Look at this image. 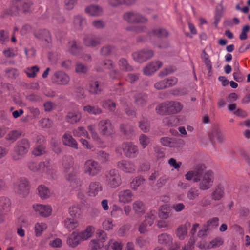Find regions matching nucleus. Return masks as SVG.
<instances>
[{"instance_id": "6e6552de", "label": "nucleus", "mask_w": 250, "mask_h": 250, "mask_svg": "<svg viewBox=\"0 0 250 250\" xmlns=\"http://www.w3.org/2000/svg\"><path fill=\"white\" fill-rule=\"evenodd\" d=\"M102 169L100 163L93 159H88L83 164V170L84 174L89 176L97 175Z\"/></svg>"}, {"instance_id": "e433bc0d", "label": "nucleus", "mask_w": 250, "mask_h": 250, "mask_svg": "<svg viewBox=\"0 0 250 250\" xmlns=\"http://www.w3.org/2000/svg\"><path fill=\"white\" fill-rule=\"evenodd\" d=\"M178 140L174 138L163 137L161 139L162 145L170 147H176L178 146Z\"/></svg>"}, {"instance_id": "f8f14e48", "label": "nucleus", "mask_w": 250, "mask_h": 250, "mask_svg": "<svg viewBox=\"0 0 250 250\" xmlns=\"http://www.w3.org/2000/svg\"><path fill=\"white\" fill-rule=\"evenodd\" d=\"M117 167L124 172L127 173H133L136 169V166L134 162L125 159L117 162Z\"/></svg>"}, {"instance_id": "774afa93", "label": "nucleus", "mask_w": 250, "mask_h": 250, "mask_svg": "<svg viewBox=\"0 0 250 250\" xmlns=\"http://www.w3.org/2000/svg\"><path fill=\"white\" fill-rule=\"evenodd\" d=\"M195 238L191 236L188 242L182 247L181 250H194Z\"/></svg>"}, {"instance_id": "13d9d810", "label": "nucleus", "mask_w": 250, "mask_h": 250, "mask_svg": "<svg viewBox=\"0 0 250 250\" xmlns=\"http://www.w3.org/2000/svg\"><path fill=\"white\" fill-rule=\"evenodd\" d=\"M68 46V51L71 54L76 55L78 54L81 51V48L77 45L76 42L75 41L69 42Z\"/></svg>"}, {"instance_id": "a19ab883", "label": "nucleus", "mask_w": 250, "mask_h": 250, "mask_svg": "<svg viewBox=\"0 0 250 250\" xmlns=\"http://www.w3.org/2000/svg\"><path fill=\"white\" fill-rule=\"evenodd\" d=\"M111 216L114 218H120L124 215L123 210L117 204H113L110 212Z\"/></svg>"}, {"instance_id": "bb28decb", "label": "nucleus", "mask_w": 250, "mask_h": 250, "mask_svg": "<svg viewBox=\"0 0 250 250\" xmlns=\"http://www.w3.org/2000/svg\"><path fill=\"white\" fill-rule=\"evenodd\" d=\"M171 215V208L169 205L165 204L160 207L158 213V216L160 218L167 219Z\"/></svg>"}, {"instance_id": "0e129e2a", "label": "nucleus", "mask_w": 250, "mask_h": 250, "mask_svg": "<svg viewBox=\"0 0 250 250\" xmlns=\"http://www.w3.org/2000/svg\"><path fill=\"white\" fill-rule=\"evenodd\" d=\"M39 70V68L37 66L27 68L24 72L27 74L28 77L34 78L36 76V73Z\"/></svg>"}, {"instance_id": "58836bf2", "label": "nucleus", "mask_w": 250, "mask_h": 250, "mask_svg": "<svg viewBox=\"0 0 250 250\" xmlns=\"http://www.w3.org/2000/svg\"><path fill=\"white\" fill-rule=\"evenodd\" d=\"M188 234V226L187 224L180 225L176 230V236L180 240H184Z\"/></svg>"}, {"instance_id": "c756f323", "label": "nucleus", "mask_w": 250, "mask_h": 250, "mask_svg": "<svg viewBox=\"0 0 250 250\" xmlns=\"http://www.w3.org/2000/svg\"><path fill=\"white\" fill-rule=\"evenodd\" d=\"M82 117L81 114L77 110L69 112L66 117V120L70 124H75L80 121Z\"/></svg>"}, {"instance_id": "8fccbe9b", "label": "nucleus", "mask_w": 250, "mask_h": 250, "mask_svg": "<svg viewBox=\"0 0 250 250\" xmlns=\"http://www.w3.org/2000/svg\"><path fill=\"white\" fill-rule=\"evenodd\" d=\"M64 223L65 228L69 231H71L74 229L78 226V221L74 219L66 218L64 221Z\"/></svg>"}, {"instance_id": "a18cd8bd", "label": "nucleus", "mask_w": 250, "mask_h": 250, "mask_svg": "<svg viewBox=\"0 0 250 250\" xmlns=\"http://www.w3.org/2000/svg\"><path fill=\"white\" fill-rule=\"evenodd\" d=\"M118 66L121 71L127 72L132 71L133 70V67L128 63L126 59L124 58H122L119 60Z\"/></svg>"}, {"instance_id": "473e14b6", "label": "nucleus", "mask_w": 250, "mask_h": 250, "mask_svg": "<svg viewBox=\"0 0 250 250\" xmlns=\"http://www.w3.org/2000/svg\"><path fill=\"white\" fill-rule=\"evenodd\" d=\"M87 88L88 91L91 94H98L102 91L99 83L97 81H90Z\"/></svg>"}, {"instance_id": "5fc2aeb1", "label": "nucleus", "mask_w": 250, "mask_h": 250, "mask_svg": "<svg viewBox=\"0 0 250 250\" xmlns=\"http://www.w3.org/2000/svg\"><path fill=\"white\" fill-rule=\"evenodd\" d=\"M156 217V211L155 210H151L150 212L148 213L146 216L145 220V223L148 225L149 226H151L154 220Z\"/></svg>"}, {"instance_id": "864d4df0", "label": "nucleus", "mask_w": 250, "mask_h": 250, "mask_svg": "<svg viewBox=\"0 0 250 250\" xmlns=\"http://www.w3.org/2000/svg\"><path fill=\"white\" fill-rule=\"evenodd\" d=\"M200 195V191L197 188L192 187L190 188L187 193V198L189 200H194L196 199Z\"/></svg>"}, {"instance_id": "f3484780", "label": "nucleus", "mask_w": 250, "mask_h": 250, "mask_svg": "<svg viewBox=\"0 0 250 250\" xmlns=\"http://www.w3.org/2000/svg\"><path fill=\"white\" fill-rule=\"evenodd\" d=\"M162 62L159 61L150 62L144 68V74L146 76L152 75L162 66Z\"/></svg>"}, {"instance_id": "603ef678", "label": "nucleus", "mask_w": 250, "mask_h": 250, "mask_svg": "<svg viewBox=\"0 0 250 250\" xmlns=\"http://www.w3.org/2000/svg\"><path fill=\"white\" fill-rule=\"evenodd\" d=\"M95 231L94 228L88 226L85 230L79 233L82 240H86L90 238Z\"/></svg>"}, {"instance_id": "e2e57ef3", "label": "nucleus", "mask_w": 250, "mask_h": 250, "mask_svg": "<svg viewBox=\"0 0 250 250\" xmlns=\"http://www.w3.org/2000/svg\"><path fill=\"white\" fill-rule=\"evenodd\" d=\"M163 123L168 125L176 126L178 125L179 120L175 116H171L164 118Z\"/></svg>"}, {"instance_id": "79ce46f5", "label": "nucleus", "mask_w": 250, "mask_h": 250, "mask_svg": "<svg viewBox=\"0 0 250 250\" xmlns=\"http://www.w3.org/2000/svg\"><path fill=\"white\" fill-rule=\"evenodd\" d=\"M105 250H122L121 243L114 239H110L105 246Z\"/></svg>"}, {"instance_id": "4468645a", "label": "nucleus", "mask_w": 250, "mask_h": 250, "mask_svg": "<svg viewBox=\"0 0 250 250\" xmlns=\"http://www.w3.org/2000/svg\"><path fill=\"white\" fill-rule=\"evenodd\" d=\"M11 201L5 196L0 197V222L4 221L5 215L10 210Z\"/></svg>"}, {"instance_id": "052dcab7", "label": "nucleus", "mask_w": 250, "mask_h": 250, "mask_svg": "<svg viewBox=\"0 0 250 250\" xmlns=\"http://www.w3.org/2000/svg\"><path fill=\"white\" fill-rule=\"evenodd\" d=\"M224 243V239L221 237H216L213 239L209 243L208 247L213 249L218 247Z\"/></svg>"}, {"instance_id": "dca6fc26", "label": "nucleus", "mask_w": 250, "mask_h": 250, "mask_svg": "<svg viewBox=\"0 0 250 250\" xmlns=\"http://www.w3.org/2000/svg\"><path fill=\"white\" fill-rule=\"evenodd\" d=\"M62 167L63 171L65 172V177L69 174L74 173L76 174V172L73 168L74 160L71 156H64L62 160Z\"/></svg>"}, {"instance_id": "ea45409f", "label": "nucleus", "mask_w": 250, "mask_h": 250, "mask_svg": "<svg viewBox=\"0 0 250 250\" xmlns=\"http://www.w3.org/2000/svg\"><path fill=\"white\" fill-rule=\"evenodd\" d=\"M86 21L85 18L80 15H76L74 17L73 24L76 29H81L86 25Z\"/></svg>"}, {"instance_id": "4be33fe9", "label": "nucleus", "mask_w": 250, "mask_h": 250, "mask_svg": "<svg viewBox=\"0 0 250 250\" xmlns=\"http://www.w3.org/2000/svg\"><path fill=\"white\" fill-rule=\"evenodd\" d=\"M101 39L95 35H88L83 38L84 44L88 47H95L101 44Z\"/></svg>"}, {"instance_id": "aec40b11", "label": "nucleus", "mask_w": 250, "mask_h": 250, "mask_svg": "<svg viewBox=\"0 0 250 250\" xmlns=\"http://www.w3.org/2000/svg\"><path fill=\"white\" fill-rule=\"evenodd\" d=\"M102 190L103 187L100 182L93 181L90 183L88 191L89 196L95 197Z\"/></svg>"}, {"instance_id": "4d7b16f0", "label": "nucleus", "mask_w": 250, "mask_h": 250, "mask_svg": "<svg viewBox=\"0 0 250 250\" xmlns=\"http://www.w3.org/2000/svg\"><path fill=\"white\" fill-rule=\"evenodd\" d=\"M145 179L141 176H138L133 179L130 182V188L134 190L138 189V188L143 183Z\"/></svg>"}, {"instance_id": "a211bd4d", "label": "nucleus", "mask_w": 250, "mask_h": 250, "mask_svg": "<svg viewBox=\"0 0 250 250\" xmlns=\"http://www.w3.org/2000/svg\"><path fill=\"white\" fill-rule=\"evenodd\" d=\"M35 211L42 217H47L52 212V208L50 205L36 204L33 206Z\"/></svg>"}, {"instance_id": "423d86ee", "label": "nucleus", "mask_w": 250, "mask_h": 250, "mask_svg": "<svg viewBox=\"0 0 250 250\" xmlns=\"http://www.w3.org/2000/svg\"><path fill=\"white\" fill-rule=\"evenodd\" d=\"M115 152L120 155L123 152L124 155L127 158H135L139 153L138 146L132 142H124L115 148Z\"/></svg>"}, {"instance_id": "f257e3e1", "label": "nucleus", "mask_w": 250, "mask_h": 250, "mask_svg": "<svg viewBox=\"0 0 250 250\" xmlns=\"http://www.w3.org/2000/svg\"><path fill=\"white\" fill-rule=\"evenodd\" d=\"M206 169L205 165L197 166L193 170H190L185 174L186 180L193 179L194 182H199V188L202 190H206L211 188L214 181L213 172L209 170L203 175Z\"/></svg>"}, {"instance_id": "0eeeda50", "label": "nucleus", "mask_w": 250, "mask_h": 250, "mask_svg": "<svg viewBox=\"0 0 250 250\" xmlns=\"http://www.w3.org/2000/svg\"><path fill=\"white\" fill-rule=\"evenodd\" d=\"M107 185L111 188H116L122 183L121 175L116 169H111L105 174Z\"/></svg>"}, {"instance_id": "680f3d73", "label": "nucleus", "mask_w": 250, "mask_h": 250, "mask_svg": "<svg viewBox=\"0 0 250 250\" xmlns=\"http://www.w3.org/2000/svg\"><path fill=\"white\" fill-rule=\"evenodd\" d=\"M114 50V47L110 45H106L101 48L100 54L103 56H107Z\"/></svg>"}, {"instance_id": "2eb2a0df", "label": "nucleus", "mask_w": 250, "mask_h": 250, "mask_svg": "<svg viewBox=\"0 0 250 250\" xmlns=\"http://www.w3.org/2000/svg\"><path fill=\"white\" fill-rule=\"evenodd\" d=\"M54 82L59 85H67L70 82L69 76L63 71H56L53 77Z\"/></svg>"}, {"instance_id": "7ed1b4c3", "label": "nucleus", "mask_w": 250, "mask_h": 250, "mask_svg": "<svg viewBox=\"0 0 250 250\" xmlns=\"http://www.w3.org/2000/svg\"><path fill=\"white\" fill-rule=\"evenodd\" d=\"M183 106L179 102L167 101L159 104L156 107L157 113L163 115L167 114H176L179 112Z\"/></svg>"}, {"instance_id": "412c9836", "label": "nucleus", "mask_w": 250, "mask_h": 250, "mask_svg": "<svg viewBox=\"0 0 250 250\" xmlns=\"http://www.w3.org/2000/svg\"><path fill=\"white\" fill-rule=\"evenodd\" d=\"M62 141L63 144L65 146H68L74 149L78 148V144L76 140L73 138L70 133H65L62 137Z\"/></svg>"}, {"instance_id": "ddd939ff", "label": "nucleus", "mask_w": 250, "mask_h": 250, "mask_svg": "<svg viewBox=\"0 0 250 250\" xmlns=\"http://www.w3.org/2000/svg\"><path fill=\"white\" fill-rule=\"evenodd\" d=\"M154 55L153 51L150 49H142L132 54L134 60L138 62L142 63L152 58Z\"/></svg>"}, {"instance_id": "338daca9", "label": "nucleus", "mask_w": 250, "mask_h": 250, "mask_svg": "<svg viewBox=\"0 0 250 250\" xmlns=\"http://www.w3.org/2000/svg\"><path fill=\"white\" fill-rule=\"evenodd\" d=\"M102 106L104 108H106L110 111H114L116 108L115 103L110 100L104 101L102 103Z\"/></svg>"}, {"instance_id": "bf43d9fd", "label": "nucleus", "mask_w": 250, "mask_h": 250, "mask_svg": "<svg viewBox=\"0 0 250 250\" xmlns=\"http://www.w3.org/2000/svg\"><path fill=\"white\" fill-rule=\"evenodd\" d=\"M89 247L90 250H102L104 244L97 239H93L90 241Z\"/></svg>"}, {"instance_id": "393cba45", "label": "nucleus", "mask_w": 250, "mask_h": 250, "mask_svg": "<svg viewBox=\"0 0 250 250\" xmlns=\"http://www.w3.org/2000/svg\"><path fill=\"white\" fill-rule=\"evenodd\" d=\"M44 138L42 136H37V142L39 145L37 146L32 151V154L36 156H39L45 153V147L41 145V143L44 141Z\"/></svg>"}, {"instance_id": "20e7f679", "label": "nucleus", "mask_w": 250, "mask_h": 250, "mask_svg": "<svg viewBox=\"0 0 250 250\" xmlns=\"http://www.w3.org/2000/svg\"><path fill=\"white\" fill-rule=\"evenodd\" d=\"M66 179L70 182L71 186L77 189L78 197L81 199H84L88 192L86 191L85 187L83 186V180L74 173L66 175Z\"/></svg>"}, {"instance_id": "09e8293b", "label": "nucleus", "mask_w": 250, "mask_h": 250, "mask_svg": "<svg viewBox=\"0 0 250 250\" xmlns=\"http://www.w3.org/2000/svg\"><path fill=\"white\" fill-rule=\"evenodd\" d=\"M223 11L224 7L222 4H219L216 6L214 14V24L216 26L217 25L222 17L223 16Z\"/></svg>"}, {"instance_id": "f704fd0d", "label": "nucleus", "mask_w": 250, "mask_h": 250, "mask_svg": "<svg viewBox=\"0 0 250 250\" xmlns=\"http://www.w3.org/2000/svg\"><path fill=\"white\" fill-rule=\"evenodd\" d=\"M135 0H108V3L112 7H118L122 5H130L135 2Z\"/></svg>"}, {"instance_id": "c85d7f7f", "label": "nucleus", "mask_w": 250, "mask_h": 250, "mask_svg": "<svg viewBox=\"0 0 250 250\" xmlns=\"http://www.w3.org/2000/svg\"><path fill=\"white\" fill-rule=\"evenodd\" d=\"M40 197L42 199L49 198L53 195V192L46 186L41 185L38 188Z\"/></svg>"}, {"instance_id": "6e6d98bb", "label": "nucleus", "mask_w": 250, "mask_h": 250, "mask_svg": "<svg viewBox=\"0 0 250 250\" xmlns=\"http://www.w3.org/2000/svg\"><path fill=\"white\" fill-rule=\"evenodd\" d=\"M83 111L89 114L98 115L101 113V109L97 106L86 105L83 107Z\"/></svg>"}, {"instance_id": "4c0bfd02", "label": "nucleus", "mask_w": 250, "mask_h": 250, "mask_svg": "<svg viewBox=\"0 0 250 250\" xmlns=\"http://www.w3.org/2000/svg\"><path fill=\"white\" fill-rule=\"evenodd\" d=\"M224 193V188L223 186L219 184L212 193V199L214 200H219L223 197Z\"/></svg>"}, {"instance_id": "3c124183", "label": "nucleus", "mask_w": 250, "mask_h": 250, "mask_svg": "<svg viewBox=\"0 0 250 250\" xmlns=\"http://www.w3.org/2000/svg\"><path fill=\"white\" fill-rule=\"evenodd\" d=\"M96 158L102 163H105L109 160L110 155L104 150H99L96 152Z\"/></svg>"}, {"instance_id": "c9c22d12", "label": "nucleus", "mask_w": 250, "mask_h": 250, "mask_svg": "<svg viewBox=\"0 0 250 250\" xmlns=\"http://www.w3.org/2000/svg\"><path fill=\"white\" fill-rule=\"evenodd\" d=\"M34 34L37 38L40 40H44L47 42L51 40L50 33L46 29L40 30L38 32H35Z\"/></svg>"}, {"instance_id": "b1692460", "label": "nucleus", "mask_w": 250, "mask_h": 250, "mask_svg": "<svg viewBox=\"0 0 250 250\" xmlns=\"http://www.w3.org/2000/svg\"><path fill=\"white\" fill-rule=\"evenodd\" d=\"M17 3L19 12L27 13L30 12L32 10L33 3L30 0H18Z\"/></svg>"}, {"instance_id": "5701e85b", "label": "nucleus", "mask_w": 250, "mask_h": 250, "mask_svg": "<svg viewBox=\"0 0 250 250\" xmlns=\"http://www.w3.org/2000/svg\"><path fill=\"white\" fill-rule=\"evenodd\" d=\"M17 2L18 0H13L10 7L3 10L1 14V16L5 17L7 16H14L19 14V9L18 8Z\"/></svg>"}, {"instance_id": "c03bdc74", "label": "nucleus", "mask_w": 250, "mask_h": 250, "mask_svg": "<svg viewBox=\"0 0 250 250\" xmlns=\"http://www.w3.org/2000/svg\"><path fill=\"white\" fill-rule=\"evenodd\" d=\"M135 102L136 104L143 106L145 105L147 100V95L145 93H138L135 96Z\"/></svg>"}, {"instance_id": "a878e982", "label": "nucleus", "mask_w": 250, "mask_h": 250, "mask_svg": "<svg viewBox=\"0 0 250 250\" xmlns=\"http://www.w3.org/2000/svg\"><path fill=\"white\" fill-rule=\"evenodd\" d=\"M103 8L97 5L92 4L87 6L85 9L86 13L92 16H99L103 13Z\"/></svg>"}, {"instance_id": "39448f33", "label": "nucleus", "mask_w": 250, "mask_h": 250, "mask_svg": "<svg viewBox=\"0 0 250 250\" xmlns=\"http://www.w3.org/2000/svg\"><path fill=\"white\" fill-rule=\"evenodd\" d=\"M30 147L28 139L23 138L19 140L14 148L12 158L14 160L22 159L28 152Z\"/></svg>"}, {"instance_id": "de8ad7c7", "label": "nucleus", "mask_w": 250, "mask_h": 250, "mask_svg": "<svg viewBox=\"0 0 250 250\" xmlns=\"http://www.w3.org/2000/svg\"><path fill=\"white\" fill-rule=\"evenodd\" d=\"M73 134L74 136L77 137H84L87 138H89V135L88 132L83 126H79L78 128L73 130Z\"/></svg>"}, {"instance_id": "49530a36", "label": "nucleus", "mask_w": 250, "mask_h": 250, "mask_svg": "<svg viewBox=\"0 0 250 250\" xmlns=\"http://www.w3.org/2000/svg\"><path fill=\"white\" fill-rule=\"evenodd\" d=\"M81 207L80 204H75L73 205L69 209V213L72 217H79L81 213Z\"/></svg>"}, {"instance_id": "f03ea898", "label": "nucleus", "mask_w": 250, "mask_h": 250, "mask_svg": "<svg viewBox=\"0 0 250 250\" xmlns=\"http://www.w3.org/2000/svg\"><path fill=\"white\" fill-rule=\"evenodd\" d=\"M27 166L31 171L43 173L51 178H53L56 172L55 166L50 159L40 163L30 161L27 163Z\"/></svg>"}, {"instance_id": "1a4fd4ad", "label": "nucleus", "mask_w": 250, "mask_h": 250, "mask_svg": "<svg viewBox=\"0 0 250 250\" xmlns=\"http://www.w3.org/2000/svg\"><path fill=\"white\" fill-rule=\"evenodd\" d=\"M14 189L21 196H27L29 192V184L25 178H21L14 184Z\"/></svg>"}, {"instance_id": "9d476101", "label": "nucleus", "mask_w": 250, "mask_h": 250, "mask_svg": "<svg viewBox=\"0 0 250 250\" xmlns=\"http://www.w3.org/2000/svg\"><path fill=\"white\" fill-rule=\"evenodd\" d=\"M123 19L131 23H144L147 21V19L137 12L131 11L125 13Z\"/></svg>"}, {"instance_id": "2f4dec72", "label": "nucleus", "mask_w": 250, "mask_h": 250, "mask_svg": "<svg viewBox=\"0 0 250 250\" xmlns=\"http://www.w3.org/2000/svg\"><path fill=\"white\" fill-rule=\"evenodd\" d=\"M82 240L79 233L73 232L68 238L67 243L70 246L74 248L76 247Z\"/></svg>"}, {"instance_id": "cd10ccee", "label": "nucleus", "mask_w": 250, "mask_h": 250, "mask_svg": "<svg viewBox=\"0 0 250 250\" xmlns=\"http://www.w3.org/2000/svg\"><path fill=\"white\" fill-rule=\"evenodd\" d=\"M132 209L135 213L138 215H143L146 211L145 204L138 200L134 201L132 204Z\"/></svg>"}, {"instance_id": "9b49d317", "label": "nucleus", "mask_w": 250, "mask_h": 250, "mask_svg": "<svg viewBox=\"0 0 250 250\" xmlns=\"http://www.w3.org/2000/svg\"><path fill=\"white\" fill-rule=\"evenodd\" d=\"M100 133L104 136H110L114 133V127L109 119L101 120L98 124Z\"/></svg>"}, {"instance_id": "69168bd1", "label": "nucleus", "mask_w": 250, "mask_h": 250, "mask_svg": "<svg viewBox=\"0 0 250 250\" xmlns=\"http://www.w3.org/2000/svg\"><path fill=\"white\" fill-rule=\"evenodd\" d=\"M219 219L218 217H213L209 219L205 225L210 229L217 227L219 225Z\"/></svg>"}, {"instance_id": "37998d69", "label": "nucleus", "mask_w": 250, "mask_h": 250, "mask_svg": "<svg viewBox=\"0 0 250 250\" xmlns=\"http://www.w3.org/2000/svg\"><path fill=\"white\" fill-rule=\"evenodd\" d=\"M47 228V224L44 222H37L34 226V230L35 235L39 237L42 235V232L46 230Z\"/></svg>"}, {"instance_id": "7c9ffc66", "label": "nucleus", "mask_w": 250, "mask_h": 250, "mask_svg": "<svg viewBox=\"0 0 250 250\" xmlns=\"http://www.w3.org/2000/svg\"><path fill=\"white\" fill-rule=\"evenodd\" d=\"M173 238L172 236L166 233H162L158 236V242L163 245H169L172 244Z\"/></svg>"}, {"instance_id": "72a5a7b5", "label": "nucleus", "mask_w": 250, "mask_h": 250, "mask_svg": "<svg viewBox=\"0 0 250 250\" xmlns=\"http://www.w3.org/2000/svg\"><path fill=\"white\" fill-rule=\"evenodd\" d=\"M149 36H154L158 38H164L168 35V32L164 28H158L154 29L149 33Z\"/></svg>"}, {"instance_id": "6ab92c4d", "label": "nucleus", "mask_w": 250, "mask_h": 250, "mask_svg": "<svg viewBox=\"0 0 250 250\" xmlns=\"http://www.w3.org/2000/svg\"><path fill=\"white\" fill-rule=\"evenodd\" d=\"M119 202L121 203L127 204L133 200V194L129 189L121 191L118 193Z\"/></svg>"}]
</instances>
